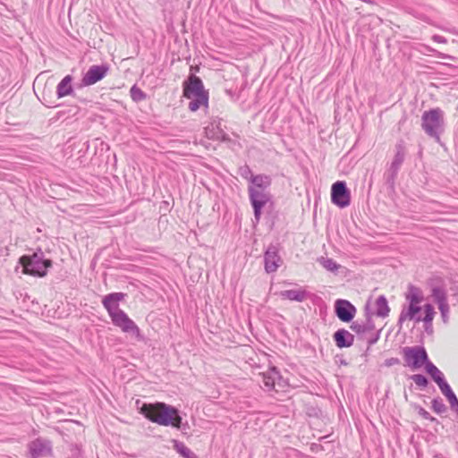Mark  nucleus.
Segmentation results:
<instances>
[{
	"label": "nucleus",
	"instance_id": "obj_20",
	"mask_svg": "<svg viewBox=\"0 0 458 458\" xmlns=\"http://www.w3.org/2000/svg\"><path fill=\"white\" fill-rule=\"evenodd\" d=\"M405 299L410 304L419 305L424 299L421 289L413 284H409Z\"/></svg>",
	"mask_w": 458,
	"mask_h": 458
},
{
	"label": "nucleus",
	"instance_id": "obj_12",
	"mask_svg": "<svg viewBox=\"0 0 458 458\" xmlns=\"http://www.w3.org/2000/svg\"><path fill=\"white\" fill-rule=\"evenodd\" d=\"M282 259L279 256L278 248L276 245H269L264 253L265 271L268 274L274 273L280 267Z\"/></svg>",
	"mask_w": 458,
	"mask_h": 458
},
{
	"label": "nucleus",
	"instance_id": "obj_24",
	"mask_svg": "<svg viewBox=\"0 0 458 458\" xmlns=\"http://www.w3.org/2000/svg\"><path fill=\"white\" fill-rule=\"evenodd\" d=\"M431 297L433 298V301L437 304V306L448 303L446 290L444 286H433L431 289Z\"/></svg>",
	"mask_w": 458,
	"mask_h": 458
},
{
	"label": "nucleus",
	"instance_id": "obj_35",
	"mask_svg": "<svg viewBox=\"0 0 458 458\" xmlns=\"http://www.w3.org/2000/svg\"><path fill=\"white\" fill-rule=\"evenodd\" d=\"M350 327L357 335H361V334L366 333L364 325L360 323L359 321H352Z\"/></svg>",
	"mask_w": 458,
	"mask_h": 458
},
{
	"label": "nucleus",
	"instance_id": "obj_27",
	"mask_svg": "<svg viewBox=\"0 0 458 458\" xmlns=\"http://www.w3.org/2000/svg\"><path fill=\"white\" fill-rule=\"evenodd\" d=\"M319 263L324 268L334 273L337 272L340 267V265H338L333 259L330 258H321L319 259Z\"/></svg>",
	"mask_w": 458,
	"mask_h": 458
},
{
	"label": "nucleus",
	"instance_id": "obj_41",
	"mask_svg": "<svg viewBox=\"0 0 458 458\" xmlns=\"http://www.w3.org/2000/svg\"><path fill=\"white\" fill-rule=\"evenodd\" d=\"M424 329L428 335H431L433 333L432 322H429V324L424 322Z\"/></svg>",
	"mask_w": 458,
	"mask_h": 458
},
{
	"label": "nucleus",
	"instance_id": "obj_39",
	"mask_svg": "<svg viewBox=\"0 0 458 458\" xmlns=\"http://www.w3.org/2000/svg\"><path fill=\"white\" fill-rule=\"evenodd\" d=\"M379 335H380V330L377 331V333L373 337H371L368 340V344L369 346L375 344L378 341Z\"/></svg>",
	"mask_w": 458,
	"mask_h": 458
},
{
	"label": "nucleus",
	"instance_id": "obj_29",
	"mask_svg": "<svg viewBox=\"0 0 458 458\" xmlns=\"http://www.w3.org/2000/svg\"><path fill=\"white\" fill-rule=\"evenodd\" d=\"M131 98L135 102H140L147 98L146 93H144L139 87L133 85L130 89Z\"/></svg>",
	"mask_w": 458,
	"mask_h": 458
},
{
	"label": "nucleus",
	"instance_id": "obj_6",
	"mask_svg": "<svg viewBox=\"0 0 458 458\" xmlns=\"http://www.w3.org/2000/svg\"><path fill=\"white\" fill-rule=\"evenodd\" d=\"M403 355L404 360V366L415 370L426 366L428 362V355L423 346H411L403 347Z\"/></svg>",
	"mask_w": 458,
	"mask_h": 458
},
{
	"label": "nucleus",
	"instance_id": "obj_34",
	"mask_svg": "<svg viewBox=\"0 0 458 458\" xmlns=\"http://www.w3.org/2000/svg\"><path fill=\"white\" fill-rule=\"evenodd\" d=\"M363 325L366 332L372 331L375 328L374 322L371 318V314L369 311V304L366 305V322L363 323Z\"/></svg>",
	"mask_w": 458,
	"mask_h": 458
},
{
	"label": "nucleus",
	"instance_id": "obj_40",
	"mask_svg": "<svg viewBox=\"0 0 458 458\" xmlns=\"http://www.w3.org/2000/svg\"><path fill=\"white\" fill-rule=\"evenodd\" d=\"M432 39L437 43H446L447 42L446 38L440 35H434L432 37Z\"/></svg>",
	"mask_w": 458,
	"mask_h": 458
},
{
	"label": "nucleus",
	"instance_id": "obj_4",
	"mask_svg": "<svg viewBox=\"0 0 458 458\" xmlns=\"http://www.w3.org/2000/svg\"><path fill=\"white\" fill-rule=\"evenodd\" d=\"M421 128L428 137L440 143L441 134L445 131L443 110L437 107L425 111L421 115Z\"/></svg>",
	"mask_w": 458,
	"mask_h": 458
},
{
	"label": "nucleus",
	"instance_id": "obj_8",
	"mask_svg": "<svg viewBox=\"0 0 458 458\" xmlns=\"http://www.w3.org/2000/svg\"><path fill=\"white\" fill-rule=\"evenodd\" d=\"M331 201L342 208L350 205L351 193L344 181H337L332 184Z\"/></svg>",
	"mask_w": 458,
	"mask_h": 458
},
{
	"label": "nucleus",
	"instance_id": "obj_15",
	"mask_svg": "<svg viewBox=\"0 0 458 458\" xmlns=\"http://www.w3.org/2000/svg\"><path fill=\"white\" fill-rule=\"evenodd\" d=\"M421 310V307L417 304H410L407 309H403L398 318V326L401 328L403 323L406 319L412 320L414 319L416 322L421 321L420 316H417Z\"/></svg>",
	"mask_w": 458,
	"mask_h": 458
},
{
	"label": "nucleus",
	"instance_id": "obj_19",
	"mask_svg": "<svg viewBox=\"0 0 458 458\" xmlns=\"http://www.w3.org/2000/svg\"><path fill=\"white\" fill-rule=\"evenodd\" d=\"M425 369L427 373L430 375V377L437 384L439 388L447 384L446 380L445 379L444 374L430 360H428V362L425 366Z\"/></svg>",
	"mask_w": 458,
	"mask_h": 458
},
{
	"label": "nucleus",
	"instance_id": "obj_7",
	"mask_svg": "<svg viewBox=\"0 0 458 458\" xmlns=\"http://www.w3.org/2000/svg\"><path fill=\"white\" fill-rule=\"evenodd\" d=\"M51 456H53V445L49 439L38 437L28 444L29 458Z\"/></svg>",
	"mask_w": 458,
	"mask_h": 458
},
{
	"label": "nucleus",
	"instance_id": "obj_28",
	"mask_svg": "<svg viewBox=\"0 0 458 458\" xmlns=\"http://www.w3.org/2000/svg\"><path fill=\"white\" fill-rule=\"evenodd\" d=\"M397 171H394L389 168L385 174V182L391 191L394 190L395 179L397 177Z\"/></svg>",
	"mask_w": 458,
	"mask_h": 458
},
{
	"label": "nucleus",
	"instance_id": "obj_2",
	"mask_svg": "<svg viewBox=\"0 0 458 458\" xmlns=\"http://www.w3.org/2000/svg\"><path fill=\"white\" fill-rule=\"evenodd\" d=\"M140 412L148 420L161 426L181 428L182 417L177 408L165 403H142Z\"/></svg>",
	"mask_w": 458,
	"mask_h": 458
},
{
	"label": "nucleus",
	"instance_id": "obj_36",
	"mask_svg": "<svg viewBox=\"0 0 458 458\" xmlns=\"http://www.w3.org/2000/svg\"><path fill=\"white\" fill-rule=\"evenodd\" d=\"M438 309L440 310L443 321L446 322L447 319H448V313H449V305H448V303L438 305Z\"/></svg>",
	"mask_w": 458,
	"mask_h": 458
},
{
	"label": "nucleus",
	"instance_id": "obj_21",
	"mask_svg": "<svg viewBox=\"0 0 458 458\" xmlns=\"http://www.w3.org/2000/svg\"><path fill=\"white\" fill-rule=\"evenodd\" d=\"M375 314L379 318H386L389 315L390 308L385 295H380L375 301Z\"/></svg>",
	"mask_w": 458,
	"mask_h": 458
},
{
	"label": "nucleus",
	"instance_id": "obj_16",
	"mask_svg": "<svg viewBox=\"0 0 458 458\" xmlns=\"http://www.w3.org/2000/svg\"><path fill=\"white\" fill-rule=\"evenodd\" d=\"M271 183L270 176L260 174L251 177L250 185L248 188H252L258 191H267V190L270 187Z\"/></svg>",
	"mask_w": 458,
	"mask_h": 458
},
{
	"label": "nucleus",
	"instance_id": "obj_9",
	"mask_svg": "<svg viewBox=\"0 0 458 458\" xmlns=\"http://www.w3.org/2000/svg\"><path fill=\"white\" fill-rule=\"evenodd\" d=\"M202 95H209L204 88L202 80L194 74L189 75L182 83V96L187 98Z\"/></svg>",
	"mask_w": 458,
	"mask_h": 458
},
{
	"label": "nucleus",
	"instance_id": "obj_13",
	"mask_svg": "<svg viewBox=\"0 0 458 458\" xmlns=\"http://www.w3.org/2000/svg\"><path fill=\"white\" fill-rule=\"evenodd\" d=\"M278 294L283 300H289L298 302L306 301L311 295V293L303 287L281 291Z\"/></svg>",
	"mask_w": 458,
	"mask_h": 458
},
{
	"label": "nucleus",
	"instance_id": "obj_37",
	"mask_svg": "<svg viewBox=\"0 0 458 458\" xmlns=\"http://www.w3.org/2000/svg\"><path fill=\"white\" fill-rule=\"evenodd\" d=\"M419 414L424 419V420H430V421H436L437 419L432 417L430 415V413L426 411L425 409H423L422 407H420L419 409Z\"/></svg>",
	"mask_w": 458,
	"mask_h": 458
},
{
	"label": "nucleus",
	"instance_id": "obj_30",
	"mask_svg": "<svg viewBox=\"0 0 458 458\" xmlns=\"http://www.w3.org/2000/svg\"><path fill=\"white\" fill-rule=\"evenodd\" d=\"M432 410L437 413L442 414L446 411L447 408L440 397L434 398L431 402Z\"/></svg>",
	"mask_w": 458,
	"mask_h": 458
},
{
	"label": "nucleus",
	"instance_id": "obj_5",
	"mask_svg": "<svg viewBox=\"0 0 458 458\" xmlns=\"http://www.w3.org/2000/svg\"><path fill=\"white\" fill-rule=\"evenodd\" d=\"M248 194L250 205L253 208L254 224L259 223L263 210H268L273 207L272 196L269 191H258L248 188Z\"/></svg>",
	"mask_w": 458,
	"mask_h": 458
},
{
	"label": "nucleus",
	"instance_id": "obj_32",
	"mask_svg": "<svg viewBox=\"0 0 458 458\" xmlns=\"http://www.w3.org/2000/svg\"><path fill=\"white\" fill-rule=\"evenodd\" d=\"M412 381L420 387H426L428 385L427 377L422 374H414L411 377Z\"/></svg>",
	"mask_w": 458,
	"mask_h": 458
},
{
	"label": "nucleus",
	"instance_id": "obj_42",
	"mask_svg": "<svg viewBox=\"0 0 458 458\" xmlns=\"http://www.w3.org/2000/svg\"><path fill=\"white\" fill-rule=\"evenodd\" d=\"M341 363L344 364V365H347L345 360H342Z\"/></svg>",
	"mask_w": 458,
	"mask_h": 458
},
{
	"label": "nucleus",
	"instance_id": "obj_17",
	"mask_svg": "<svg viewBox=\"0 0 458 458\" xmlns=\"http://www.w3.org/2000/svg\"><path fill=\"white\" fill-rule=\"evenodd\" d=\"M406 155L405 147L403 141L395 145V154L389 166V169L399 172Z\"/></svg>",
	"mask_w": 458,
	"mask_h": 458
},
{
	"label": "nucleus",
	"instance_id": "obj_3",
	"mask_svg": "<svg viewBox=\"0 0 458 458\" xmlns=\"http://www.w3.org/2000/svg\"><path fill=\"white\" fill-rule=\"evenodd\" d=\"M19 264L22 267V273L35 277H44L48 268L53 266V261L45 257L41 249H38L32 254H25L20 257Z\"/></svg>",
	"mask_w": 458,
	"mask_h": 458
},
{
	"label": "nucleus",
	"instance_id": "obj_10",
	"mask_svg": "<svg viewBox=\"0 0 458 458\" xmlns=\"http://www.w3.org/2000/svg\"><path fill=\"white\" fill-rule=\"evenodd\" d=\"M109 72V65L103 64L100 65H92L81 79L82 86H91L104 79Z\"/></svg>",
	"mask_w": 458,
	"mask_h": 458
},
{
	"label": "nucleus",
	"instance_id": "obj_31",
	"mask_svg": "<svg viewBox=\"0 0 458 458\" xmlns=\"http://www.w3.org/2000/svg\"><path fill=\"white\" fill-rule=\"evenodd\" d=\"M424 313H425V316L423 318H421V320L423 322H427L428 324H429V322H432L434 319L435 314H436L434 307L429 303L425 304L424 305Z\"/></svg>",
	"mask_w": 458,
	"mask_h": 458
},
{
	"label": "nucleus",
	"instance_id": "obj_25",
	"mask_svg": "<svg viewBox=\"0 0 458 458\" xmlns=\"http://www.w3.org/2000/svg\"><path fill=\"white\" fill-rule=\"evenodd\" d=\"M174 448L183 458H199L196 454L181 441L174 440Z\"/></svg>",
	"mask_w": 458,
	"mask_h": 458
},
{
	"label": "nucleus",
	"instance_id": "obj_23",
	"mask_svg": "<svg viewBox=\"0 0 458 458\" xmlns=\"http://www.w3.org/2000/svg\"><path fill=\"white\" fill-rule=\"evenodd\" d=\"M440 390H441L442 394L447 398V400L450 403L451 409L458 416V399H457L455 394L454 393V391L452 390L451 386H449V384L447 383L445 386H443L442 387H440Z\"/></svg>",
	"mask_w": 458,
	"mask_h": 458
},
{
	"label": "nucleus",
	"instance_id": "obj_11",
	"mask_svg": "<svg viewBox=\"0 0 458 458\" xmlns=\"http://www.w3.org/2000/svg\"><path fill=\"white\" fill-rule=\"evenodd\" d=\"M356 311L355 306L347 300L338 299L335 302V313L342 322H351Z\"/></svg>",
	"mask_w": 458,
	"mask_h": 458
},
{
	"label": "nucleus",
	"instance_id": "obj_33",
	"mask_svg": "<svg viewBox=\"0 0 458 458\" xmlns=\"http://www.w3.org/2000/svg\"><path fill=\"white\" fill-rule=\"evenodd\" d=\"M239 174L242 178L248 180L250 183L251 182V177H254V174L248 165H244L239 168Z\"/></svg>",
	"mask_w": 458,
	"mask_h": 458
},
{
	"label": "nucleus",
	"instance_id": "obj_14",
	"mask_svg": "<svg viewBox=\"0 0 458 458\" xmlns=\"http://www.w3.org/2000/svg\"><path fill=\"white\" fill-rule=\"evenodd\" d=\"M335 345L340 348H349L354 343V335L344 328L336 330L333 335Z\"/></svg>",
	"mask_w": 458,
	"mask_h": 458
},
{
	"label": "nucleus",
	"instance_id": "obj_18",
	"mask_svg": "<svg viewBox=\"0 0 458 458\" xmlns=\"http://www.w3.org/2000/svg\"><path fill=\"white\" fill-rule=\"evenodd\" d=\"M72 81V77L71 75H66L64 79L58 83L56 87V95L58 98H62L64 97L72 95L73 93V89L71 85Z\"/></svg>",
	"mask_w": 458,
	"mask_h": 458
},
{
	"label": "nucleus",
	"instance_id": "obj_26",
	"mask_svg": "<svg viewBox=\"0 0 458 458\" xmlns=\"http://www.w3.org/2000/svg\"><path fill=\"white\" fill-rule=\"evenodd\" d=\"M279 377V372L276 368L270 369L267 373L263 376V384L268 389H272L275 386L276 378Z\"/></svg>",
	"mask_w": 458,
	"mask_h": 458
},
{
	"label": "nucleus",
	"instance_id": "obj_38",
	"mask_svg": "<svg viewBox=\"0 0 458 458\" xmlns=\"http://www.w3.org/2000/svg\"><path fill=\"white\" fill-rule=\"evenodd\" d=\"M400 363V360L398 358H389L385 360V366L392 367L394 365H397Z\"/></svg>",
	"mask_w": 458,
	"mask_h": 458
},
{
	"label": "nucleus",
	"instance_id": "obj_1",
	"mask_svg": "<svg viewBox=\"0 0 458 458\" xmlns=\"http://www.w3.org/2000/svg\"><path fill=\"white\" fill-rule=\"evenodd\" d=\"M126 296L127 294L124 293H111L103 297L102 304L115 327L121 328L124 333L131 334L136 340L143 342L145 337L139 327L119 308V302L123 301Z\"/></svg>",
	"mask_w": 458,
	"mask_h": 458
},
{
	"label": "nucleus",
	"instance_id": "obj_22",
	"mask_svg": "<svg viewBox=\"0 0 458 458\" xmlns=\"http://www.w3.org/2000/svg\"><path fill=\"white\" fill-rule=\"evenodd\" d=\"M208 98H209V95H202V96H196V97H192V98H187V99L191 100L188 107L191 112H196L201 106L208 108Z\"/></svg>",
	"mask_w": 458,
	"mask_h": 458
}]
</instances>
